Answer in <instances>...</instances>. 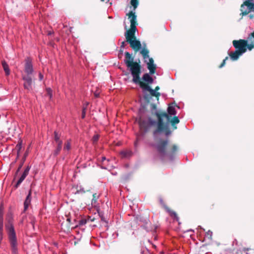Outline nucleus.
<instances>
[{"label":"nucleus","instance_id":"f257e3e1","mask_svg":"<svg viewBox=\"0 0 254 254\" xmlns=\"http://www.w3.org/2000/svg\"><path fill=\"white\" fill-rule=\"evenodd\" d=\"M5 220V228L11 254H19L18 240L13 224V214L10 208H9L6 214Z\"/></svg>","mask_w":254,"mask_h":254},{"label":"nucleus","instance_id":"f03ea898","mask_svg":"<svg viewBox=\"0 0 254 254\" xmlns=\"http://www.w3.org/2000/svg\"><path fill=\"white\" fill-rule=\"evenodd\" d=\"M125 56V63L127 66L130 68L131 73L133 77L132 81L134 83H137L139 81L140 73V66L137 63H133V59L129 53L126 52Z\"/></svg>","mask_w":254,"mask_h":254},{"label":"nucleus","instance_id":"7ed1b4c3","mask_svg":"<svg viewBox=\"0 0 254 254\" xmlns=\"http://www.w3.org/2000/svg\"><path fill=\"white\" fill-rule=\"evenodd\" d=\"M128 16L127 20L129 21L130 24V28L127 30L125 34V37L127 42L131 40L134 39V33L137 30L136 29V16L135 14V12L131 11L128 13L127 14Z\"/></svg>","mask_w":254,"mask_h":254},{"label":"nucleus","instance_id":"20e7f679","mask_svg":"<svg viewBox=\"0 0 254 254\" xmlns=\"http://www.w3.org/2000/svg\"><path fill=\"white\" fill-rule=\"evenodd\" d=\"M168 144L167 140H160L157 143L156 147L161 158L164 157H168L169 159H172V154L174 153L177 150L176 146L174 145L172 150H168L166 151V146Z\"/></svg>","mask_w":254,"mask_h":254},{"label":"nucleus","instance_id":"39448f33","mask_svg":"<svg viewBox=\"0 0 254 254\" xmlns=\"http://www.w3.org/2000/svg\"><path fill=\"white\" fill-rule=\"evenodd\" d=\"M140 53L143 57L145 63L147 65V68L150 71V73L151 74L154 73L156 70V65L154 64L153 59L149 58L148 51L143 48L141 50Z\"/></svg>","mask_w":254,"mask_h":254},{"label":"nucleus","instance_id":"423d86ee","mask_svg":"<svg viewBox=\"0 0 254 254\" xmlns=\"http://www.w3.org/2000/svg\"><path fill=\"white\" fill-rule=\"evenodd\" d=\"M241 14H248L250 11H254V2L253 0H247L242 4L241 7Z\"/></svg>","mask_w":254,"mask_h":254},{"label":"nucleus","instance_id":"0eeeda50","mask_svg":"<svg viewBox=\"0 0 254 254\" xmlns=\"http://www.w3.org/2000/svg\"><path fill=\"white\" fill-rule=\"evenodd\" d=\"M233 44L236 50L240 52L241 54H243L246 52L247 41L245 40H234Z\"/></svg>","mask_w":254,"mask_h":254},{"label":"nucleus","instance_id":"6e6552de","mask_svg":"<svg viewBox=\"0 0 254 254\" xmlns=\"http://www.w3.org/2000/svg\"><path fill=\"white\" fill-rule=\"evenodd\" d=\"M136 84H139L140 87L142 89V90L145 91H148L149 92L150 94L153 97H155L158 100L159 97L160 96V93L156 91L155 90L152 89L149 86L147 85L146 84L143 83L140 80V78H139V81L137 82Z\"/></svg>","mask_w":254,"mask_h":254},{"label":"nucleus","instance_id":"1a4fd4ad","mask_svg":"<svg viewBox=\"0 0 254 254\" xmlns=\"http://www.w3.org/2000/svg\"><path fill=\"white\" fill-rule=\"evenodd\" d=\"M24 61V72L26 73V75L29 76V75H31L34 72L32 60L31 58L28 57L25 58Z\"/></svg>","mask_w":254,"mask_h":254},{"label":"nucleus","instance_id":"9d476101","mask_svg":"<svg viewBox=\"0 0 254 254\" xmlns=\"http://www.w3.org/2000/svg\"><path fill=\"white\" fill-rule=\"evenodd\" d=\"M4 211V207L3 202H1L0 204V245L3 239Z\"/></svg>","mask_w":254,"mask_h":254},{"label":"nucleus","instance_id":"9b49d317","mask_svg":"<svg viewBox=\"0 0 254 254\" xmlns=\"http://www.w3.org/2000/svg\"><path fill=\"white\" fill-rule=\"evenodd\" d=\"M162 118H166L168 121L170 120L169 115L166 113H164L158 116V122L157 124V129L154 132L155 136H156L158 133L162 131L164 129V126L162 121Z\"/></svg>","mask_w":254,"mask_h":254},{"label":"nucleus","instance_id":"f8f14e48","mask_svg":"<svg viewBox=\"0 0 254 254\" xmlns=\"http://www.w3.org/2000/svg\"><path fill=\"white\" fill-rule=\"evenodd\" d=\"M22 79L24 81L23 84L24 89L29 91L32 89V79L31 75H24L22 76Z\"/></svg>","mask_w":254,"mask_h":254},{"label":"nucleus","instance_id":"ddd939ff","mask_svg":"<svg viewBox=\"0 0 254 254\" xmlns=\"http://www.w3.org/2000/svg\"><path fill=\"white\" fill-rule=\"evenodd\" d=\"M61 135L57 131L54 132V140L57 143L56 154H58L62 148V141L60 139Z\"/></svg>","mask_w":254,"mask_h":254},{"label":"nucleus","instance_id":"4468645a","mask_svg":"<svg viewBox=\"0 0 254 254\" xmlns=\"http://www.w3.org/2000/svg\"><path fill=\"white\" fill-rule=\"evenodd\" d=\"M128 42L129 43L130 47L135 51H138L141 49V44L139 41L135 40V39L131 40Z\"/></svg>","mask_w":254,"mask_h":254},{"label":"nucleus","instance_id":"2eb2a0df","mask_svg":"<svg viewBox=\"0 0 254 254\" xmlns=\"http://www.w3.org/2000/svg\"><path fill=\"white\" fill-rule=\"evenodd\" d=\"M28 155V152L26 151L24 155H23V157L22 159V160H21V162H20V164L19 165V166L16 170V171L15 172V174H14V179L13 180V181L15 179L16 177L17 176V175H18V173L20 171V170H21V168L22 167L23 165V164L26 160V158L27 157V156Z\"/></svg>","mask_w":254,"mask_h":254},{"label":"nucleus","instance_id":"dca6fc26","mask_svg":"<svg viewBox=\"0 0 254 254\" xmlns=\"http://www.w3.org/2000/svg\"><path fill=\"white\" fill-rule=\"evenodd\" d=\"M25 220L27 223L30 224L33 227L35 222V218L31 214L27 213L25 215Z\"/></svg>","mask_w":254,"mask_h":254},{"label":"nucleus","instance_id":"f3484780","mask_svg":"<svg viewBox=\"0 0 254 254\" xmlns=\"http://www.w3.org/2000/svg\"><path fill=\"white\" fill-rule=\"evenodd\" d=\"M242 55L243 54H241L240 52L237 50H235L234 52H231L229 53V55L231 59L233 61L237 60L239 57Z\"/></svg>","mask_w":254,"mask_h":254},{"label":"nucleus","instance_id":"a211bd4d","mask_svg":"<svg viewBox=\"0 0 254 254\" xmlns=\"http://www.w3.org/2000/svg\"><path fill=\"white\" fill-rule=\"evenodd\" d=\"M102 161L103 162V165H104V166L103 167V168H104L105 169L110 170V169H112L113 168V165L111 164L109 162V160H106V159L105 157H102Z\"/></svg>","mask_w":254,"mask_h":254},{"label":"nucleus","instance_id":"6ab92c4d","mask_svg":"<svg viewBox=\"0 0 254 254\" xmlns=\"http://www.w3.org/2000/svg\"><path fill=\"white\" fill-rule=\"evenodd\" d=\"M22 140L21 139H20L15 148V150H16L17 152L16 159H18L20 156V152L22 148Z\"/></svg>","mask_w":254,"mask_h":254},{"label":"nucleus","instance_id":"aec40b11","mask_svg":"<svg viewBox=\"0 0 254 254\" xmlns=\"http://www.w3.org/2000/svg\"><path fill=\"white\" fill-rule=\"evenodd\" d=\"M142 79L149 84H152L153 82V78L148 73H145L143 75Z\"/></svg>","mask_w":254,"mask_h":254},{"label":"nucleus","instance_id":"412c9836","mask_svg":"<svg viewBox=\"0 0 254 254\" xmlns=\"http://www.w3.org/2000/svg\"><path fill=\"white\" fill-rule=\"evenodd\" d=\"M2 67L5 71L6 75H9L10 74V69L8 65L5 61H2L1 62Z\"/></svg>","mask_w":254,"mask_h":254},{"label":"nucleus","instance_id":"4be33fe9","mask_svg":"<svg viewBox=\"0 0 254 254\" xmlns=\"http://www.w3.org/2000/svg\"><path fill=\"white\" fill-rule=\"evenodd\" d=\"M27 176V175H26V174H25L23 173L22 175L21 176V177L19 178V179L16 182V183L14 185V188L15 189H17L19 186V185L21 184V183L23 182V181L25 179V178H26V177Z\"/></svg>","mask_w":254,"mask_h":254},{"label":"nucleus","instance_id":"5701e85b","mask_svg":"<svg viewBox=\"0 0 254 254\" xmlns=\"http://www.w3.org/2000/svg\"><path fill=\"white\" fill-rule=\"evenodd\" d=\"M27 176V175H26V174H25L23 173L22 175L21 176V177L19 178V179L16 182V183L14 185V188L15 189H17L19 186V185L21 184V183L23 182V181L25 179V178H26V177Z\"/></svg>","mask_w":254,"mask_h":254},{"label":"nucleus","instance_id":"b1692460","mask_svg":"<svg viewBox=\"0 0 254 254\" xmlns=\"http://www.w3.org/2000/svg\"><path fill=\"white\" fill-rule=\"evenodd\" d=\"M168 113L171 116H175L176 114L175 108L172 106H169L168 108Z\"/></svg>","mask_w":254,"mask_h":254},{"label":"nucleus","instance_id":"393cba45","mask_svg":"<svg viewBox=\"0 0 254 254\" xmlns=\"http://www.w3.org/2000/svg\"><path fill=\"white\" fill-rule=\"evenodd\" d=\"M165 209L170 214V215L173 217L177 221L179 220V218L176 214V213L173 211L171 210L169 208L166 206H165Z\"/></svg>","mask_w":254,"mask_h":254},{"label":"nucleus","instance_id":"a878e982","mask_svg":"<svg viewBox=\"0 0 254 254\" xmlns=\"http://www.w3.org/2000/svg\"><path fill=\"white\" fill-rule=\"evenodd\" d=\"M93 196V197L91 201V204L92 206L96 207L97 206V200L99 198V195L96 193H94Z\"/></svg>","mask_w":254,"mask_h":254},{"label":"nucleus","instance_id":"bb28decb","mask_svg":"<svg viewBox=\"0 0 254 254\" xmlns=\"http://www.w3.org/2000/svg\"><path fill=\"white\" fill-rule=\"evenodd\" d=\"M71 149V143L69 140H67L64 144V150L65 151H69Z\"/></svg>","mask_w":254,"mask_h":254},{"label":"nucleus","instance_id":"cd10ccee","mask_svg":"<svg viewBox=\"0 0 254 254\" xmlns=\"http://www.w3.org/2000/svg\"><path fill=\"white\" fill-rule=\"evenodd\" d=\"M30 203H31L30 200H27L25 199V200L24 202V210L21 213L22 214L23 213H24L26 211V210L27 209L29 205L30 204Z\"/></svg>","mask_w":254,"mask_h":254},{"label":"nucleus","instance_id":"c85d7f7f","mask_svg":"<svg viewBox=\"0 0 254 254\" xmlns=\"http://www.w3.org/2000/svg\"><path fill=\"white\" fill-rule=\"evenodd\" d=\"M138 124L141 129H145L147 128L145 122L142 121L141 119H139L138 121Z\"/></svg>","mask_w":254,"mask_h":254},{"label":"nucleus","instance_id":"c756f323","mask_svg":"<svg viewBox=\"0 0 254 254\" xmlns=\"http://www.w3.org/2000/svg\"><path fill=\"white\" fill-rule=\"evenodd\" d=\"M131 4L133 6V10H132L133 12H135V9L137 7L138 5V1L137 0H131L130 1Z\"/></svg>","mask_w":254,"mask_h":254},{"label":"nucleus","instance_id":"7c9ffc66","mask_svg":"<svg viewBox=\"0 0 254 254\" xmlns=\"http://www.w3.org/2000/svg\"><path fill=\"white\" fill-rule=\"evenodd\" d=\"M130 152H129V151H122L121 152V154L122 155V156L124 157H127L129 155Z\"/></svg>","mask_w":254,"mask_h":254},{"label":"nucleus","instance_id":"2f4dec72","mask_svg":"<svg viewBox=\"0 0 254 254\" xmlns=\"http://www.w3.org/2000/svg\"><path fill=\"white\" fill-rule=\"evenodd\" d=\"M212 232L210 231H208L206 232L205 234V237L209 239H211L212 238Z\"/></svg>","mask_w":254,"mask_h":254},{"label":"nucleus","instance_id":"473e14b6","mask_svg":"<svg viewBox=\"0 0 254 254\" xmlns=\"http://www.w3.org/2000/svg\"><path fill=\"white\" fill-rule=\"evenodd\" d=\"M30 168H31V166L28 165L26 168L25 169L24 172H23V173L26 174V175H28V173H29V171L30 169Z\"/></svg>","mask_w":254,"mask_h":254},{"label":"nucleus","instance_id":"72a5a7b5","mask_svg":"<svg viewBox=\"0 0 254 254\" xmlns=\"http://www.w3.org/2000/svg\"><path fill=\"white\" fill-rule=\"evenodd\" d=\"M247 48L249 50L251 51L254 48V43H251L250 44H247Z\"/></svg>","mask_w":254,"mask_h":254},{"label":"nucleus","instance_id":"f704fd0d","mask_svg":"<svg viewBox=\"0 0 254 254\" xmlns=\"http://www.w3.org/2000/svg\"><path fill=\"white\" fill-rule=\"evenodd\" d=\"M31 193H32L31 190H29L28 194V195H27V196L26 197V199L28 200H29L31 201Z\"/></svg>","mask_w":254,"mask_h":254},{"label":"nucleus","instance_id":"c9c22d12","mask_svg":"<svg viewBox=\"0 0 254 254\" xmlns=\"http://www.w3.org/2000/svg\"><path fill=\"white\" fill-rule=\"evenodd\" d=\"M172 123L174 124H178L179 122V120L177 117H175L172 121H171Z\"/></svg>","mask_w":254,"mask_h":254},{"label":"nucleus","instance_id":"e433bc0d","mask_svg":"<svg viewBox=\"0 0 254 254\" xmlns=\"http://www.w3.org/2000/svg\"><path fill=\"white\" fill-rule=\"evenodd\" d=\"M228 57H226L223 61L222 63L221 64V65L219 66L220 68L222 67L225 64L226 61L228 59Z\"/></svg>","mask_w":254,"mask_h":254},{"label":"nucleus","instance_id":"4c0bfd02","mask_svg":"<svg viewBox=\"0 0 254 254\" xmlns=\"http://www.w3.org/2000/svg\"><path fill=\"white\" fill-rule=\"evenodd\" d=\"M99 139V135H95L93 137V142L97 141Z\"/></svg>","mask_w":254,"mask_h":254},{"label":"nucleus","instance_id":"58836bf2","mask_svg":"<svg viewBox=\"0 0 254 254\" xmlns=\"http://www.w3.org/2000/svg\"><path fill=\"white\" fill-rule=\"evenodd\" d=\"M85 114H86V111H85V108H84L83 110H82V118H85Z\"/></svg>","mask_w":254,"mask_h":254},{"label":"nucleus","instance_id":"ea45409f","mask_svg":"<svg viewBox=\"0 0 254 254\" xmlns=\"http://www.w3.org/2000/svg\"><path fill=\"white\" fill-rule=\"evenodd\" d=\"M26 221V220H25V216H23L21 219V220H20V223L21 224H23L24 223V222Z\"/></svg>","mask_w":254,"mask_h":254},{"label":"nucleus","instance_id":"a19ab883","mask_svg":"<svg viewBox=\"0 0 254 254\" xmlns=\"http://www.w3.org/2000/svg\"><path fill=\"white\" fill-rule=\"evenodd\" d=\"M252 38H254V31L249 36L248 39H249Z\"/></svg>","mask_w":254,"mask_h":254},{"label":"nucleus","instance_id":"79ce46f5","mask_svg":"<svg viewBox=\"0 0 254 254\" xmlns=\"http://www.w3.org/2000/svg\"><path fill=\"white\" fill-rule=\"evenodd\" d=\"M39 75L40 80H42L43 78V75H42V74L41 72H39Z\"/></svg>","mask_w":254,"mask_h":254},{"label":"nucleus","instance_id":"37998d69","mask_svg":"<svg viewBox=\"0 0 254 254\" xmlns=\"http://www.w3.org/2000/svg\"><path fill=\"white\" fill-rule=\"evenodd\" d=\"M160 89V87L159 86H156L154 89L156 91H158Z\"/></svg>","mask_w":254,"mask_h":254},{"label":"nucleus","instance_id":"c03bdc74","mask_svg":"<svg viewBox=\"0 0 254 254\" xmlns=\"http://www.w3.org/2000/svg\"><path fill=\"white\" fill-rule=\"evenodd\" d=\"M124 25H125V29H127V26L126 25V21L124 22Z\"/></svg>","mask_w":254,"mask_h":254},{"label":"nucleus","instance_id":"a18cd8bd","mask_svg":"<svg viewBox=\"0 0 254 254\" xmlns=\"http://www.w3.org/2000/svg\"><path fill=\"white\" fill-rule=\"evenodd\" d=\"M17 159H16V158L15 160L13 162H12V163H11V165H12V164H14L15 163V162H16V161H17Z\"/></svg>","mask_w":254,"mask_h":254},{"label":"nucleus","instance_id":"49530a36","mask_svg":"<svg viewBox=\"0 0 254 254\" xmlns=\"http://www.w3.org/2000/svg\"><path fill=\"white\" fill-rule=\"evenodd\" d=\"M17 159H16V158L15 160L13 162H12V163H11V165H12V164H14L15 163V162H16V161H17Z\"/></svg>","mask_w":254,"mask_h":254},{"label":"nucleus","instance_id":"de8ad7c7","mask_svg":"<svg viewBox=\"0 0 254 254\" xmlns=\"http://www.w3.org/2000/svg\"><path fill=\"white\" fill-rule=\"evenodd\" d=\"M67 221H68V222H70V219L69 218H67Z\"/></svg>","mask_w":254,"mask_h":254},{"label":"nucleus","instance_id":"09e8293b","mask_svg":"<svg viewBox=\"0 0 254 254\" xmlns=\"http://www.w3.org/2000/svg\"><path fill=\"white\" fill-rule=\"evenodd\" d=\"M250 17L251 18H252L253 17V16L252 15H250Z\"/></svg>","mask_w":254,"mask_h":254},{"label":"nucleus","instance_id":"8fccbe9b","mask_svg":"<svg viewBox=\"0 0 254 254\" xmlns=\"http://www.w3.org/2000/svg\"><path fill=\"white\" fill-rule=\"evenodd\" d=\"M81 224H85V222H81Z\"/></svg>","mask_w":254,"mask_h":254},{"label":"nucleus","instance_id":"3c124183","mask_svg":"<svg viewBox=\"0 0 254 254\" xmlns=\"http://www.w3.org/2000/svg\"><path fill=\"white\" fill-rule=\"evenodd\" d=\"M46 91L48 92V88H46Z\"/></svg>","mask_w":254,"mask_h":254},{"label":"nucleus","instance_id":"603ef678","mask_svg":"<svg viewBox=\"0 0 254 254\" xmlns=\"http://www.w3.org/2000/svg\"><path fill=\"white\" fill-rule=\"evenodd\" d=\"M51 34V32H50V31H49L48 34L50 35Z\"/></svg>","mask_w":254,"mask_h":254},{"label":"nucleus","instance_id":"864d4df0","mask_svg":"<svg viewBox=\"0 0 254 254\" xmlns=\"http://www.w3.org/2000/svg\"><path fill=\"white\" fill-rule=\"evenodd\" d=\"M48 95H49V96L50 95V92L49 91Z\"/></svg>","mask_w":254,"mask_h":254},{"label":"nucleus","instance_id":"5fc2aeb1","mask_svg":"<svg viewBox=\"0 0 254 254\" xmlns=\"http://www.w3.org/2000/svg\"><path fill=\"white\" fill-rule=\"evenodd\" d=\"M101 0L103 1L104 0Z\"/></svg>","mask_w":254,"mask_h":254}]
</instances>
